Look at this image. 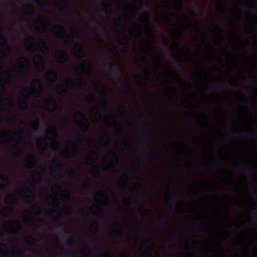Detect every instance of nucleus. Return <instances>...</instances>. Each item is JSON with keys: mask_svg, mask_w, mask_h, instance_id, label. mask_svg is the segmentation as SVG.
Listing matches in <instances>:
<instances>
[{"mask_svg": "<svg viewBox=\"0 0 257 257\" xmlns=\"http://www.w3.org/2000/svg\"><path fill=\"white\" fill-rule=\"evenodd\" d=\"M139 34L138 35V37H141V36L142 34V28L140 26L139 27Z\"/></svg>", "mask_w": 257, "mask_h": 257, "instance_id": "27", "label": "nucleus"}, {"mask_svg": "<svg viewBox=\"0 0 257 257\" xmlns=\"http://www.w3.org/2000/svg\"><path fill=\"white\" fill-rule=\"evenodd\" d=\"M229 135H230L231 136H233V135H234V133H233L232 132H230Z\"/></svg>", "mask_w": 257, "mask_h": 257, "instance_id": "55", "label": "nucleus"}, {"mask_svg": "<svg viewBox=\"0 0 257 257\" xmlns=\"http://www.w3.org/2000/svg\"><path fill=\"white\" fill-rule=\"evenodd\" d=\"M202 33L204 35H206V33H205V32L204 31V30H202Z\"/></svg>", "mask_w": 257, "mask_h": 257, "instance_id": "58", "label": "nucleus"}, {"mask_svg": "<svg viewBox=\"0 0 257 257\" xmlns=\"http://www.w3.org/2000/svg\"><path fill=\"white\" fill-rule=\"evenodd\" d=\"M160 35L162 39L164 45L165 46V47L167 48L168 47V39L165 36V35H164V34L162 32H161Z\"/></svg>", "mask_w": 257, "mask_h": 257, "instance_id": "8", "label": "nucleus"}, {"mask_svg": "<svg viewBox=\"0 0 257 257\" xmlns=\"http://www.w3.org/2000/svg\"><path fill=\"white\" fill-rule=\"evenodd\" d=\"M57 138V133H55V142H54V143L53 145H52V146H51L52 149L55 151H57L58 149V147L57 145L58 142L56 141Z\"/></svg>", "mask_w": 257, "mask_h": 257, "instance_id": "10", "label": "nucleus"}, {"mask_svg": "<svg viewBox=\"0 0 257 257\" xmlns=\"http://www.w3.org/2000/svg\"><path fill=\"white\" fill-rule=\"evenodd\" d=\"M190 2L191 3H193L195 5V10L197 11V12H199V7L198 6H197L196 3L194 1H193V0H190Z\"/></svg>", "mask_w": 257, "mask_h": 257, "instance_id": "21", "label": "nucleus"}, {"mask_svg": "<svg viewBox=\"0 0 257 257\" xmlns=\"http://www.w3.org/2000/svg\"><path fill=\"white\" fill-rule=\"evenodd\" d=\"M65 165L62 161H60V163L56 165L57 168L59 169V174L61 176H64L66 172V169L64 167Z\"/></svg>", "mask_w": 257, "mask_h": 257, "instance_id": "3", "label": "nucleus"}, {"mask_svg": "<svg viewBox=\"0 0 257 257\" xmlns=\"http://www.w3.org/2000/svg\"><path fill=\"white\" fill-rule=\"evenodd\" d=\"M145 211H146V209H145V207H143L142 208V213H141L142 216H144L146 215Z\"/></svg>", "mask_w": 257, "mask_h": 257, "instance_id": "23", "label": "nucleus"}, {"mask_svg": "<svg viewBox=\"0 0 257 257\" xmlns=\"http://www.w3.org/2000/svg\"><path fill=\"white\" fill-rule=\"evenodd\" d=\"M253 217H254V221L255 222V223H257V211L254 212L253 213Z\"/></svg>", "mask_w": 257, "mask_h": 257, "instance_id": "22", "label": "nucleus"}, {"mask_svg": "<svg viewBox=\"0 0 257 257\" xmlns=\"http://www.w3.org/2000/svg\"><path fill=\"white\" fill-rule=\"evenodd\" d=\"M77 113L79 114V115L82 118H83V119H85L86 120V125H87V127H86V131H87L88 130V128L90 126V123L88 121V119H87V118L86 117V116L84 114V113L82 111H79L77 112Z\"/></svg>", "mask_w": 257, "mask_h": 257, "instance_id": "6", "label": "nucleus"}, {"mask_svg": "<svg viewBox=\"0 0 257 257\" xmlns=\"http://www.w3.org/2000/svg\"><path fill=\"white\" fill-rule=\"evenodd\" d=\"M85 62H86V63L87 64V65L89 66V70H88V72H89V73L92 75V65H91V64L87 61H85Z\"/></svg>", "mask_w": 257, "mask_h": 257, "instance_id": "18", "label": "nucleus"}, {"mask_svg": "<svg viewBox=\"0 0 257 257\" xmlns=\"http://www.w3.org/2000/svg\"><path fill=\"white\" fill-rule=\"evenodd\" d=\"M84 15H86L87 16H89V13L87 12H86V11L84 12Z\"/></svg>", "mask_w": 257, "mask_h": 257, "instance_id": "40", "label": "nucleus"}, {"mask_svg": "<svg viewBox=\"0 0 257 257\" xmlns=\"http://www.w3.org/2000/svg\"><path fill=\"white\" fill-rule=\"evenodd\" d=\"M165 3H166V7L167 8H169V5L168 4V2L165 1Z\"/></svg>", "mask_w": 257, "mask_h": 257, "instance_id": "46", "label": "nucleus"}, {"mask_svg": "<svg viewBox=\"0 0 257 257\" xmlns=\"http://www.w3.org/2000/svg\"><path fill=\"white\" fill-rule=\"evenodd\" d=\"M34 2L36 4H40V2L39 0H34Z\"/></svg>", "mask_w": 257, "mask_h": 257, "instance_id": "47", "label": "nucleus"}, {"mask_svg": "<svg viewBox=\"0 0 257 257\" xmlns=\"http://www.w3.org/2000/svg\"><path fill=\"white\" fill-rule=\"evenodd\" d=\"M21 59L24 60V61H25L26 63H28V60L27 59V58L25 57H21L20 58Z\"/></svg>", "mask_w": 257, "mask_h": 257, "instance_id": "28", "label": "nucleus"}, {"mask_svg": "<svg viewBox=\"0 0 257 257\" xmlns=\"http://www.w3.org/2000/svg\"><path fill=\"white\" fill-rule=\"evenodd\" d=\"M28 159L31 161V164H36V160L34 156H33L32 155H30L28 156Z\"/></svg>", "mask_w": 257, "mask_h": 257, "instance_id": "14", "label": "nucleus"}, {"mask_svg": "<svg viewBox=\"0 0 257 257\" xmlns=\"http://www.w3.org/2000/svg\"><path fill=\"white\" fill-rule=\"evenodd\" d=\"M219 72H220V77L221 78H223V74H222V73L221 72V71L220 70H219Z\"/></svg>", "mask_w": 257, "mask_h": 257, "instance_id": "44", "label": "nucleus"}, {"mask_svg": "<svg viewBox=\"0 0 257 257\" xmlns=\"http://www.w3.org/2000/svg\"><path fill=\"white\" fill-rule=\"evenodd\" d=\"M12 196L13 197H15L14 195H8L6 196V197L5 198V201L6 202L7 200L9 199L10 197Z\"/></svg>", "mask_w": 257, "mask_h": 257, "instance_id": "30", "label": "nucleus"}, {"mask_svg": "<svg viewBox=\"0 0 257 257\" xmlns=\"http://www.w3.org/2000/svg\"><path fill=\"white\" fill-rule=\"evenodd\" d=\"M18 27L19 28H21L22 27V24L21 23H18Z\"/></svg>", "mask_w": 257, "mask_h": 257, "instance_id": "54", "label": "nucleus"}, {"mask_svg": "<svg viewBox=\"0 0 257 257\" xmlns=\"http://www.w3.org/2000/svg\"><path fill=\"white\" fill-rule=\"evenodd\" d=\"M239 92H240L241 94H242V95H244V96H246V97H247V93L246 92H245L244 91H241V90H240V91H239Z\"/></svg>", "mask_w": 257, "mask_h": 257, "instance_id": "34", "label": "nucleus"}, {"mask_svg": "<svg viewBox=\"0 0 257 257\" xmlns=\"http://www.w3.org/2000/svg\"><path fill=\"white\" fill-rule=\"evenodd\" d=\"M176 45H177V46L178 47H180V44H179V43H177Z\"/></svg>", "mask_w": 257, "mask_h": 257, "instance_id": "64", "label": "nucleus"}, {"mask_svg": "<svg viewBox=\"0 0 257 257\" xmlns=\"http://www.w3.org/2000/svg\"><path fill=\"white\" fill-rule=\"evenodd\" d=\"M144 15L145 16L148 22H149L151 16L150 12L149 11H146L144 12Z\"/></svg>", "mask_w": 257, "mask_h": 257, "instance_id": "16", "label": "nucleus"}, {"mask_svg": "<svg viewBox=\"0 0 257 257\" xmlns=\"http://www.w3.org/2000/svg\"><path fill=\"white\" fill-rule=\"evenodd\" d=\"M45 76H52L55 78V79L57 78V74L53 70H50L46 72L45 74Z\"/></svg>", "mask_w": 257, "mask_h": 257, "instance_id": "9", "label": "nucleus"}, {"mask_svg": "<svg viewBox=\"0 0 257 257\" xmlns=\"http://www.w3.org/2000/svg\"><path fill=\"white\" fill-rule=\"evenodd\" d=\"M125 200H126V201H128L129 203H131V200H130V199L129 198H125Z\"/></svg>", "mask_w": 257, "mask_h": 257, "instance_id": "48", "label": "nucleus"}, {"mask_svg": "<svg viewBox=\"0 0 257 257\" xmlns=\"http://www.w3.org/2000/svg\"><path fill=\"white\" fill-rule=\"evenodd\" d=\"M77 45H78L80 47V49H81V50L82 51L81 57H84L85 56V53L84 52L83 49L82 48V44H81V43L80 42H78L77 43Z\"/></svg>", "mask_w": 257, "mask_h": 257, "instance_id": "20", "label": "nucleus"}, {"mask_svg": "<svg viewBox=\"0 0 257 257\" xmlns=\"http://www.w3.org/2000/svg\"><path fill=\"white\" fill-rule=\"evenodd\" d=\"M23 103L24 104H25V105H27V101H25V100H23Z\"/></svg>", "mask_w": 257, "mask_h": 257, "instance_id": "57", "label": "nucleus"}, {"mask_svg": "<svg viewBox=\"0 0 257 257\" xmlns=\"http://www.w3.org/2000/svg\"><path fill=\"white\" fill-rule=\"evenodd\" d=\"M125 52L126 53H127V54L129 53V50H128V48H125Z\"/></svg>", "mask_w": 257, "mask_h": 257, "instance_id": "43", "label": "nucleus"}, {"mask_svg": "<svg viewBox=\"0 0 257 257\" xmlns=\"http://www.w3.org/2000/svg\"><path fill=\"white\" fill-rule=\"evenodd\" d=\"M119 82L121 85L122 84V82L120 79L119 80Z\"/></svg>", "mask_w": 257, "mask_h": 257, "instance_id": "62", "label": "nucleus"}, {"mask_svg": "<svg viewBox=\"0 0 257 257\" xmlns=\"http://www.w3.org/2000/svg\"><path fill=\"white\" fill-rule=\"evenodd\" d=\"M123 176L126 178V179L127 180H128V175H127L126 174H123Z\"/></svg>", "mask_w": 257, "mask_h": 257, "instance_id": "38", "label": "nucleus"}, {"mask_svg": "<svg viewBox=\"0 0 257 257\" xmlns=\"http://www.w3.org/2000/svg\"><path fill=\"white\" fill-rule=\"evenodd\" d=\"M14 222L18 225L20 228L21 227V224L19 221H18V220H15Z\"/></svg>", "mask_w": 257, "mask_h": 257, "instance_id": "32", "label": "nucleus"}, {"mask_svg": "<svg viewBox=\"0 0 257 257\" xmlns=\"http://www.w3.org/2000/svg\"><path fill=\"white\" fill-rule=\"evenodd\" d=\"M177 64L178 66L181 68L182 72L184 74L186 73L185 70L183 69V68L181 66V65L178 62H177Z\"/></svg>", "mask_w": 257, "mask_h": 257, "instance_id": "24", "label": "nucleus"}, {"mask_svg": "<svg viewBox=\"0 0 257 257\" xmlns=\"http://www.w3.org/2000/svg\"><path fill=\"white\" fill-rule=\"evenodd\" d=\"M39 58H40L41 60L39 63H37V65H38L41 68H42V70H44L45 67L44 62L43 60L42 59L41 56L39 55Z\"/></svg>", "mask_w": 257, "mask_h": 257, "instance_id": "11", "label": "nucleus"}, {"mask_svg": "<svg viewBox=\"0 0 257 257\" xmlns=\"http://www.w3.org/2000/svg\"><path fill=\"white\" fill-rule=\"evenodd\" d=\"M127 86H128V88L129 90H130V89H131L130 85L128 84H127Z\"/></svg>", "mask_w": 257, "mask_h": 257, "instance_id": "61", "label": "nucleus"}, {"mask_svg": "<svg viewBox=\"0 0 257 257\" xmlns=\"http://www.w3.org/2000/svg\"><path fill=\"white\" fill-rule=\"evenodd\" d=\"M176 3L177 5V7L178 8L179 11H181L183 8V1L182 0H177L176 1Z\"/></svg>", "mask_w": 257, "mask_h": 257, "instance_id": "13", "label": "nucleus"}, {"mask_svg": "<svg viewBox=\"0 0 257 257\" xmlns=\"http://www.w3.org/2000/svg\"><path fill=\"white\" fill-rule=\"evenodd\" d=\"M51 103L52 105V109H50L49 108H48V110L50 112H54L57 108V104L56 102V101L54 98H51Z\"/></svg>", "mask_w": 257, "mask_h": 257, "instance_id": "5", "label": "nucleus"}, {"mask_svg": "<svg viewBox=\"0 0 257 257\" xmlns=\"http://www.w3.org/2000/svg\"><path fill=\"white\" fill-rule=\"evenodd\" d=\"M149 150V147H148V146H146V153H148Z\"/></svg>", "mask_w": 257, "mask_h": 257, "instance_id": "36", "label": "nucleus"}, {"mask_svg": "<svg viewBox=\"0 0 257 257\" xmlns=\"http://www.w3.org/2000/svg\"><path fill=\"white\" fill-rule=\"evenodd\" d=\"M40 43H41V44L43 46V48L46 50L47 52H49L48 48L47 46L46 45L45 41L41 39L40 40Z\"/></svg>", "mask_w": 257, "mask_h": 257, "instance_id": "15", "label": "nucleus"}, {"mask_svg": "<svg viewBox=\"0 0 257 257\" xmlns=\"http://www.w3.org/2000/svg\"><path fill=\"white\" fill-rule=\"evenodd\" d=\"M110 257H114V255L113 253H111V254H109Z\"/></svg>", "mask_w": 257, "mask_h": 257, "instance_id": "53", "label": "nucleus"}, {"mask_svg": "<svg viewBox=\"0 0 257 257\" xmlns=\"http://www.w3.org/2000/svg\"><path fill=\"white\" fill-rule=\"evenodd\" d=\"M111 74L115 77H119L122 75L120 70L116 66H112L110 69Z\"/></svg>", "mask_w": 257, "mask_h": 257, "instance_id": "2", "label": "nucleus"}, {"mask_svg": "<svg viewBox=\"0 0 257 257\" xmlns=\"http://www.w3.org/2000/svg\"><path fill=\"white\" fill-rule=\"evenodd\" d=\"M147 42H148V43L149 44V46L150 48V49H152L153 46L152 43L150 41H149V40H147Z\"/></svg>", "mask_w": 257, "mask_h": 257, "instance_id": "26", "label": "nucleus"}, {"mask_svg": "<svg viewBox=\"0 0 257 257\" xmlns=\"http://www.w3.org/2000/svg\"><path fill=\"white\" fill-rule=\"evenodd\" d=\"M129 246H130V252H131L132 250V247H131V245H130Z\"/></svg>", "mask_w": 257, "mask_h": 257, "instance_id": "59", "label": "nucleus"}, {"mask_svg": "<svg viewBox=\"0 0 257 257\" xmlns=\"http://www.w3.org/2000/svg\"><path fill=\"white\" fill-rule=\"evenodd\" d=\"M94 154L96 156V157H97L98 155H97V153L96 152H94Z\"/></svg>", "mask_w": 257, "mask_h": 257, "instance_id": "63", "label": "nucleus"}, {"mask_svg": "<svg viewBox=\"0 0 257 257\" xmlns=\"http://www.w3.org/2000/svg\"><path fill=\"white\" fill-rule=\"evenodd\" d=\"M243 172L250 180L252 179V174L251 172L250 169L249 167H244L243 169Z\"/></svg>", "mask_w": 257, "mask_h": 257, "instance_id": "7", "label": "nucleus"}, {"mask_svg": "<svg viewBox=\"0 0 257 257\" xmlns=\"http://www.w3.org/2000/svg\"><path fill=\"white\" fill-rule=\"evenodd\" d=\"M83 187H85V188H87V189H88V188H88V185H87V184H84Z\"/></svg>", "mask_w": 257, "mask_h": 257, "instance_id": "41", "label": "nucleus"}, {"mask_svg": "<svg viewBox=\"0 0 257 257\" xmlns=\"http://www.w3.org/2000/svg\"><path fill=\"white\" fill-rule=\"evenodd\" d=\"M223 50L226 54H228L227 50L226 48H223Z\"/></svg>", "mask_w": 257, "mask_h": 257, "instance_id": "49", "label": "nucleus"}, {"mask_svg": "<svg viewBox=\"0 0 257 257\" xmlns=\"http://www.w3.org/2000/svg\"><path fill=\"white\" fill-rule=\"evenodd\" d=\"M2 88L3 92L5 91V87L3 84H2Z\"/></svg>", "mask_w": 257, "mask_h": 257, "instance_id": "35", "label": "nucleus"}, {"mask_svg": "<svg viewBox=\"0 0 257 257\" xmlns=\"http://www.w3.org/2000/svg\"><path fill=\"white\" fill-rule=\"evenodd\" d=\"M34 82H36L37 84L39 92H41L42 91V84L40 80L38 78H36L34 80Z\"/></svg>", "mask_w": 257, "mask_h": 257, "instance_id": "12", "label": "nucleus"}, {"mask_svg": "<svg viewBox=\"0 0 257 257\" xmlns=\"http://www.w3.org/2000/svg\"><path fill=\"white\" fill-rule=\"evenodd\" d=\"M70 172L73 174V175H74V173L72 169H71V168L70 169Z\"/></svg>", "mask_w": 257, "mask_h": 257, "instance_id": "42", "label": "nucleus"}, {"mask_svg": "<svg viewBox=\"0 0 257 257\" xmlns=\"http://www.w3.org/2000/svg\"><path fill=\"white\" fill-rule=\"evenodd\" d=\"M38 122H37L36 123H35V127H33V130L34 131H36L37 129H38Z\"/></svg>", "mask_w": 257, "mask_h": 257, "instance_id": "33", "label": "nucleus"}, {"mask_svg": "<svg viewBox=\"0 0 257 257\" xmlns=\"http://www.w3.org/2000/svg\"><path fill=\"white\" fill-rule=\"evenodd\" d=\"M55 230L67 246L70 247L74 244V240L73 238L70 236L68 232L63 225L61 224L57 225L55 227Z\"/></svg>", "mask_w": 257, "mask_h": 257, "instance_id": "1", "label": "nucleus"}, {"mask_svg": "<svg viewBox=\"0 0 257 257\" xmlns=\"http://www.w3.org/2000/svg\"><path fill=\"white\" fill-rule=\"evenodd\" d=\"M23 90L24 91H28V89H27V88H26V87H24V88H23Z\"/></svg>", "mask_w": 257, "mask_h": 257, "instance_id": "51", "label": "nucleus"}, {"mask_svg": "<svg viewBox=\"0 0 257 257\" xmlns=\"http://www.w3.org/2000/svg\"><path fill=\"white\" fill-rule=\"evenodd\" d=\"M67 82H70L72 84H74L73 80L71 78H70L67 79Z\"/></svg>", "mask_w": 257, "mask_h": 257, "instance_id": "29", "label": "nucleus"}, {"mask_svg": "<svg viewBox=\"0 0 257 257\" xmlns=\"http://www.w3.org/2000/svg\"><path fill=\"white\" fill-rule=\"evenodd\" d=\"M0 181H3L6 183H9V180L7 177H4L0 175Z\"/></svg>", "mask_w": 257, "mask_h": 257, "instance_id": "17", "label": "nucleus"}, {"mask_svg": "<svg viewBox=\"0 0 257 257\" xmlns=\"http://www.w3.org/2000/svg\"><path fill=\"white\" fill-rule=\"evenodd\" d=\"M59 52L61 53V59L63 61V62H67L69 59V56L68 54L64 50H59Z\"/></svg>", "mask_w": 257, "mask_h": 257, "instance_id": "4", "label": "nucleus"}, {"mask_svg": "<svg viewBox=\"0 0 257 257\" xmlns=\"http://www.w3.org/2000/svg\"><path fill=\"white\" fill-rule=\"evenodd\" d=\"M41 118L42 120L44 121L45 119H44V116L42 115H41Z\"/></svg>", "mask_w": 257, "mask_h": 257, "instance_id": "50", "label": "nucleus"}, {"mask_svg": "<svg viewBox=\"0 0 257 257\" xmlns=\"http://www.w3.org/2000/svg\"><path fill=\"white\" fill-rule=\"evenodd\" d=\"M29 38L30 39H31L33 40H34V41H35V40H36V39H35L34 37H32V36H30Z\"/></svg>", "mask_w": 257, "mask_h": 257, "instance_id": "39", "label": "nucleus"}, {"mask_svg": "<svg viewBox=\"0 0 257 257\" xmlns=\"http://www.w3.org/2000/svg\"><path fill=\"white\" fill-rule=\"evenodd\" d=\"M98 30L100 32H102V29H101V28H100L99 27H98Z\"/></svg>", "mask_w": 257, "mask_h": 257, "instance_id": "56", "label": "nucleus"}, {"mask_svg": "<svg viewBox=\"0 0 257 257\" xmlns=\"http://www.w3.org/2000/svg\"><path fill=\"white\" fill-rule=\"evenodd\" d=\"M0 37H1V39L3 40V43L5 44L6 39H5V37L3 36H2V35H0Z\"/></svg>", "mask_w": 257, "mask_h": 257, "instance_id": "31", "label": "nucleus"}, {"mask_svg": "<svg viewBox=\"0 0 257 257\" xmlns=\"http://www.w3.org/2000/svg\"><path fill=\"white\" fill-rule=\"evenodd\" d=\"M92 20L94 22H95V23H96V22H96V20H95V19H92Z\"/></svg>", "mask_w": 257, "mask_h": 257, "instance_id": "60", "label": "nucleus"}, {"mask_svg": "<svg viewBox=\"0 0 257 257\" xmlns=\"http://www.w3.org/2000/svg\"><path fill=\"white\" fill-rule=\"evenodd\" d=\"M186 83H187V84L189 86H192L191 84V83H190V82L189 81H188H188H186Z\"/></svg>", "mask_w": 257, "mask_h": 257, "instance_id": "37", "label": "nucleus"}, {"mask_svg": "<svg viewBox=\"0 0 257 257\" xmlns=\"http://www.w3.org/2000/svg\"><path fill=\"white\" fill-rule=\"evenodd\" d=\"M55 27L58 28L61 31H62V32L63 33V36H65V30L63 27L58 25H55Z\"/></svg>", "mask_w": 257, "mask_h": 257, "instance_id": "19", "label": "nucleus"}, {"mask_svg": "<svg viewBox=\"0 0 257 257\" xmlns=\"http://www.w3.org/2000/svg\"><path fill=\"white\" fill-rule=\"evenodd\" d=\"M56 187H57V188H58L59 189L61 190V187L59 185H56Z\"/></svg>", "mask_w": 257, "mask_h": 257, "instance_id": "52", "label": "nucleus"}, {"mask_svg": "<svg viewBox=\"0 0 257 257\" xmlns=\"http://www.w3.org/2000/svg\"><path fill=\"white\" fill-rule=\"evenodd\" d=\"M215 86L216 88L218 90H220L222 87V85H220L219 84H216Z\"/></svg>", "mask_w": 257, "mask_h": 257, "instance_id": "25", "label": "nucleus"}, {"mask_svg": "<svg viewBox=\"0 0 257 257\" xmlns=\"http://www.w3.org/2000/svg\"><path fill=\"white\" fill-rule=\"evenodd\" d=\"M138 122L139 123V124H141V125H143V124H144V123H143V122H142L141 120H138Z\"/></svg>", "mask_w": 257, "mask_h": 257, "instance_id": "45", "label": "nucleus"}]
</instances>
